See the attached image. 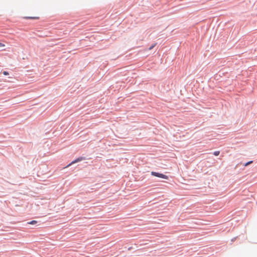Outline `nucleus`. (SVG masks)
Segmentation results:
<instances>
[{"mask_svg": "<svg viewBox=\"0 0 257 257\" xmlns=\"http://www.w3.org/2000/svg\"><path fill=\"white\" fill-rule=\"evenodd\" d=\"M220 154V152L217 151H215L214 153H213V154L214 155L217 156H218Z\"/></svg>", "mask_w": 257, "mask_h": 257, "instance_id": "nucleus-5", "label": "nucleus"}, {"mask_svg": "<svg viewBox=\"0 0 257 257\" xmlns=\"http://www.w3.org/2000/svg\"><path fill=\"white\" fill-rule=\"evenodd\" d=\"M156 44H153V45H152L149 48V50H152L155 46H156Z\"/></svg>", "mask_w": 257, "mask_h": 257, "instance_id": "nucleus-8", "label": "nucleus"}, {"mask_svg": "<svg viewBox=\"0 0 257 257\" xmlns=\"http://www.w3.org/2000/svg\"><path fill=\"white\" fill-rule=\"evenodd\" d=\"M252 163V161H249V162H247L246 163H245V164H244V166H248V165H249V164H251Z\"/></svg>", "mask_w": 257, "mask_h": 257, "instance_id": "nucleus-7", "label": "nucleus"}, {"mask_svg": "<svg viewBox=\"0 0 257 257\" xmlns=\"http://www.w3.org/2000/svg\"><path fill=\"white\" fill-rule=\"evenodd\" d=\"M83 160H84V159L82 158V157H80V158H77V159L75 160L74 161H72L71 163H70L69 164H68L66 167V168L67 167H68L69 166H70L71 165L74 164V163H76L78 162H79V161H82Z\"/></svg>", "mask_w": 257, "mask_h": 257, "instance_id": "nucleus-2", "label": "nucleus"}, {"mask_svg": "<svg viewBox=\"0 0 257 257\" xmlns=\"http://www.w3.org/2000/svg\"><path fill=\"white\" fill-rule=\"evenodd\" d=\"M5 46V45L2 44L1 43V51H5V50H6V48H2L3 47H4Z\"/></svg>", "mask_w": 257, "mask_h": 257, "instance_id": "nucleus-6", "label": "nucleus"}, {"mask_svg": "<svg viewBox=\"0 0 257 257\" xmlns=\"http://www.w3.org/2000/svg\"><path fill=\"white\" fill-rule=\"evenodd\" d=\"M151 174L153 176H156V177H159V178H163V179H168V176H167L166 175H164L163 174L157 173V172H151Z\"/></svg>", "mask_w": 257, "mask_h": 257, "instance_id": "nucleus-1", "label": "nucleus"}, {"mask_svg": "<svg viewBox=\"0 0 257 257\" xmlns=\"http://www.w3.org/2000/svg\"><path fill=\"white\" fill-rule=\"evenodd\" d=\"M3 74L5 75H9V73L7 71H4L3 72Z\"/></svg>", "mask_w": 257, "mask_h": 257, "instance_id": "nucleus-9", "label": "nucleus"}, {"mask_svg": "<svg viewBox=\"0 0 257 257\" xmlns=\"http://www.w3.org/2000/svg\"><path fill=\"white\" fill-rule=\"evenodd\" d=\"M37 222V221H36V220H33V221H30V222H28V224H36Z\"/></svg>", "mask_w": 257, "mask_h": 257, "instance_id": "nucleus-4", "label": "nucleus"}, {"mask_svg": "<svg viewBox=\"0 0 257 257\" xmlns=\"http://www.w3.org/2000/svg\"><path fill=\"white\" fill-rule=\"evenodd\" d=\"M26 19H32V20H38L39 19V17H26L24 18Z\"/></svg>", "mask_w": 257, "mask_h": 257, "instance_id": "nucleus-3", "label": "nucleus"}]
</instances>
